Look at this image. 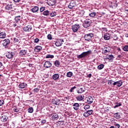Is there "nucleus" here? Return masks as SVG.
<instances>
[{
	"label": "nucleus",
	"instance_id": "nucleus-40",
	"mask_svg": "<svg viewBox=\"0 0 128 128\" xmlns=\"http://www.w3.org/2000/svg\"><path fill=\"white\" fill-rule=\"evenodd\" d=\"M72 72H67L66 76L68 78H72Z\"/></svg>",
	"mask_w": 128,
	"mask_h": 128
},
{
	"label": "nucleus",
	"instance_id": "nucleus-18",
	"mask_svg": "<svg viewBox=\"0 0 128 128\" xmlns=\"http://www.w3.org/2000/svg\"><path fill=\"white\" fill-rule=\"evenodd\" d=\"M52 104H56V106H60V100L58 99H54L52 101Z\"/></svg>",
	"mask_w": 128,
	"mask_h": 128
},
{
	"label": "nucleus",
	"instance_id": "nucleus-23",
	"mask_svg": "<svg viewBox=\"0 0 128 128\" xmlns=\"http://www.w3.org/2000/svg\"><path fill=\"white\" fill-rule=\"evenodd\" d=\"M72 106L74 110H78L80 108V104L78 103H74Z\"/></svg>",
	"mask_w": 128,
	"mask_h": 128
},
{
	"label": "nucleus",
	"instance_id": "nucleus-2",
	"mask_svg": "<svg viewBox=\"0 0 128 128\" xmlns=\"http://www.w3.org/2000/svg\"><path fill=\"white\" fill-rule=\"evenodd\" d=\"M94 36V34L93 33H88L87 34H86L84 36V38L86 40V42H90L92 41V37Z\"/></svg>",
	"mask_w": 128,
	"mask_h": 128
},
{
	"label": "nucleus",
	"instance_id": "nucleus-8",
	"mask_svg": "<svg viewBox=\"0 0 128 128\" xmlns=\"http://www.w3.org/2000/svg\"><path fill=\"white\" fill-rule=\"evenodd\" d=\"M92 112H94V110H88L84 113L83 116L84 118H88V116H92Z\"/></svg>",
	"mask_w": 128,
	"mask_h": 128
},
{
	"label": "nucleus",
	"instance_id": "nucleus-45",
	"mask_svg": "<svg viewBox=\"0 0 128 128\" xmlns=\"http://www.w3.org/2000/svg\"><path fill=\"white\" fill-rule=\"evenodd\" d=\"M76 86H74V87L71 88L70 89V92H73L74 90H76Z\"/></svg>",
	"mask_w": 128,
	"mask_h": 128
},
{
	"label": "nucleus",
	"instance_id": "nucleus-54",
	"mask_svg": "<svg viewBox=\"0 0 128 128\" xmlns=\"http://www.w3.org/2000/svg\"><path fill=\"white\" fill-rule=\"evenodd\" d=\"M38 42H40V39H38V38H36L34 40V42H36V44H38Z\"/></svg>",
	"mask_w": 128,
	"mask_h": 128
},
{
	"label": "nucleus",
	"instance_id": "nucleus-34",
	"mask_svg": "<svg viewBox=\"0 0 128 128\" xmlns=\"http://www.w3.org/2000/svg\"><path fill=\"white\" fill-rule=\"evenodd\" d=\"M75 4L74 2H70L68 6V8L70 9L73 8Z\"/></svg>",
	"mask_w": 128,
	"mask_h": 128
},
{
	"label": "nucleus",
	"instance_id": "nucleus-15",
	"mask_svg": "<svg viewBox=\"0 0 128 128\" xmlns=\"http://www.w3.org/2000/svg\"><path fill=\"white\" fill-rule=\"evenodd\" d=\"M8 4L5 6V10H12V2H9Z\"/></svg>",
	"mask_w": 128,
	"mask_h": 128
},
{
	"label": "nucleus",
	"instance_id": "nucleus-60",
	"mask_svg": "<svg viewBox=\"0 0 128 128\" xmlns=\"http://www.w3.org/2000/svg\"><path fill=\"white\" fill-rule=\"evenodd\" d=\"M65 114H67L68 116H70V114L68 112H66Z\"/></svg>",
	"mask_w": 128,
	"mask_h": 128
},
{
	"label": "nucleus",
	"instance_id": "nucleus-56",
	"mask_svg": "<svg viewBox=\"0 0 128 128\" xmlns=\"http://www.w3.org/2000/svg\"><path fill=\"white\" fill-rule=\"evenodd\" d=\"M102 30H104V32H108V29L106 28H102Z\"/></svg>",
	"mask_w": 128,
	"mask_h": 128
},
{
	"label": "nucleus",
	"instance_id": "nucleus-44",
	"mask_svg": "<svg viewBox=\"0 0 128 128\" xmlns=\"http://www.w3.org/2000/svg\"><path fill=\"white\" fill-rule=\"evenodd\" d=\"M54 55L48 54L46 56V58H54Z\"/></svg>",
	"mask_w": 128,
	"mask_h": 128
},
{
	"label": "nucleus",
	"instance_id": "nucleus-4",
	"mask_svg": "<svg viewBox=\"0 0 128 128\" xmlns=\"http://www.w3.org/2000/svg\"><path fill=\"white\" fill-rule=\"evenodd\" d=\"M90 24H92V20L90 19L86 20L83 23V26L86 28L90 26Z\"/></svg>",
	"mask_w": 128,
	"mask_h": 128
},
{
	"label": "nucleus",
	"instance_id": "nucleus-29",
	"mask_svg": "<svg viewBox=\"0 0 128 128\" xmlns=\"http://www.w3.org/2000/svg\"><path fill=\"white\" fill-rule=\"evenodd\" d=\"M14 20L16 22H20L22 20V17L20 16H16L15 17Z\"/></svg>",
	"mask_w": 128,
	"mask_h": 128
},
{
	"label": "nucleus",
	"instance_id": "nucleus-25",
	"mask_svg": "<svg viewBox=\"0 0 128 128\" xmlns=\"http://www.w3.org/2000/svg\"><path fill=\"white\" fill-rule=\"evenodd\" d=\"M114 118L117 120L120 118V112H117L114 114Z\"/></svg>",
	"mask_w": 128,
	"mask_h": 128
},
{
	"label": "nucleus",
	"instance_id": "nucleus-61",
	"mask_svg": "<svg viewBox=\"0 0 128 128\" xmlns=\"http://www.w3.org/2000/svg\"><path fill=\"white\" fill-rule=\"evenodd\" d=\"M118 58H122V56L121 55H118Z\"/></svg>",
	"mask_w": 128,
	"mask_h": 128
},
{
	"label": "nucleus",
	"instance_id": "nucleus-20",
	"mask_svg": "<svg viewBox=\"0 0 128 128\" xmlns=\"http://www.w3.org/2000/svg\"><path fill=\"white\" fill-rule=\"evenodd\" d=\"M28 51L26 50H22L19 52L20 56H22L26 54Z\"/></svg>",
	"mask_w": 128,
	"mask_h": 128
},
{
	"label": "nucleus",
	"instance_id": "nucleus-58",
	"mask_svg": "<svg viewBox=\"0 0 128 128\" xmlns=\"http://www.w3.org/2000/svg\"><path fill=\"white\" fill-rule=\"evenodd\" d=\"M87 78H92V74H90L87 76Z\"/></svg>",
	"mask_w": 128,
	"mask_h": 128
},
{
	"label": "nucleus",
	"instance_id": "nucleus-41",
	"mask_svg": "<svg viewBox=\"0 0 128 128\" xmlns=\"http://www.w3.org/2000/svg\"><path fill=\"white\" fill-rule=\"evenodd\" d=\"M28 112H30V114H32L34 112V108L32 107H30L28 108Z\"/></svg>",
	"mask_w": 128,
	"mask_h": 128
},
{
	"label": "nucleus",
	"instance_id": "nucleus-13",
	"mask_svg": "<svg viewBox=\"0 0 128 128\" xmlns=\"http://www.w3.org/2000/svg\"><path fill=\"white\" fill-rule=\"evenodd\" d=\"M111 36L112 34L110 33H106L104 36V38L105 40H110Z\"/></svg>",
	"mask_w": 128,
	"mask_h": 128
},
{
	"label": "nucleus",
	"instance_id": "nucleus-12",
	"mask_svg": "<svg viewBox=\"0 0 128 128\" xmlns=\"http://www.w3.org/2000/svg\"><path fill=\"white\" fill-rule=\"evenodd\" d=\"M52 66V64L50 61H46L44 64V68H50Z\"/></svg>",
	"mask_w": 128,
	"mask_h": 128
},
{
	"label": "nucleus",
	"instance_id": "nucleus-9",
	"mask_svg": "<svg viewBox=\"0 0 128 128\" xmlns=\"http://www.w3.org/2000/svg\"><path fill=\"white\" fill-rule=\"evenodd\" d=\"M14 56V53L12 52H8L6 53V58H12Z\"/></svg>",
	"mask_w": 128,
	"mask_h": 128
},
{
	"label": "nucleus",
	"instance_id": "nucleus-1",
	"mask_svg": "<svg viewBox=\"0 0 128 128\" xmlns=\"http://www.w3.org/2000/svg\"><path fill=\"white\" fill-rule=\"evenodd\" d=\"M92 54V50H89L87 52H82V54L80 55H77V58L80 60L86 56L88 54Z\"/></svg>",
	"mask_w": 128,
	"mask_h": 128
},
{
	"label": "nucleus",
	"instance_id": "nucleus-55",
	"mask_svg": "<svg viewBox=\"0 0 128 128\" xmlns=\"http://www.w3.org/2000/svg\"><path fill=\"white\" fill-rule=\"evenodd\" d=\"M46 122V120H42L41 121V124H44Z\"/></svg>",
	"mask_w": 128,
	"mask_h": 128
},
{
	"label": "nucleus",
	"instance_id": "nucleus-53",
	"mask_svg": "<svg viewBox=\"0 0 128 128\" xmlns=\"http://www.w3.org/2000/svg\"><path fill=\"white\" fill-rule=\"evenodd\" d=\"M4 104V100H0V106Z\"/></svg>",
	"mask_w": 128,
	"mask_h": 128
},
{
	"label": "nucleus",
	"instance_id": "nucleus-5",
	"mask_svg": "<svg viewBox=\"0 0 128 128\" xmlns=\"http://www.w3.org/2000/svg\"><path fill=\"white\" fill-rule=\"evenodd\" d=\"M0 120L2 122H6L8 120V113H4L1 114Z\"/></svg>",
	"mask_w": 128,
	"mask_h": 128
},
{
	"label": "nucleus",
	"instance_id": "nucleus-30",
	"mask_svg": "<svg viewBox=\"0 0 128 128\" xmlns=\"http://www.w3.org/2000/svg\"><path fill=\"white\" fill-rule=\"evenodd\" d=\"M59 78L60 74H56L52 76V78L53 80H58Z\"/></svg>",
	"mask_w": 128,
	"mask_h": 128
},
{
	"label": "nucleus",
	"instance_id": "nucleus-51",
	"mask_svg": "<svg viewBox=\"0 0 128 128\" xmlns=\"http://www.w3.org/2000/svg\"><path fill=\"white\" fill-rule=\"evenodd\" d=\"M47 38L48 40H52V34H48L47 36Z\"/></svg>",
	"mask_w": 128,
	"mask_h": 128
},
{
	"label": "nucleus",
	"instance_id": "nucleus-24",
	"mask_svg": "<svg viewBox=\"0 0 128 128\" xmlns=\"http://www.w3.org/2000/svg\"><path fill=\"white\" fill-rule=\"evenodd\" d=\"M105 48H106L105 50H104V54H106V52H110V50H112V48L110 46H106L105 47Z\"/></svg>",
	"mask_w": 128,
	"mask_h": 128
},
{
	"label": "nucleus",
	"instance_id": "nucleus-50",
	"mask_svg": "<svg viewBox=\"0 0 128 128\" xmlns=\"http://www.w3.org/2000/svg\"><path fill=\"white\" fill-rule=\"evenodd\" d=\"M40 12H44L46 10V8L44 6L40 8Z\"/></svg>",
	"mask_w": 128,
	"mask_h": 128
},
{
	"label": "nucleus",
	"instance_id": "nucleus-27",
	"mask_svg": "<svg viewBox=\"0 0 128 128\" xmlns=\"http://www.w3.org/2000/svg\"><path fill=\"white\" fill-rule=\"evenodd\" d=\"M6 32H0V38H6Z\"/></svg>",
	"mask_w": 128,
	"mask_h": 128
},
{
	"label": "nucleus",
	"instance_id": "nucleus-59",
	"mask_svg": "<svg viewBox=\"0 0 128 128\" xmlns=\"http://www.w3.org/2000/svg\"><path fill=\"white\" fill-rule=\"evenodd\" d=\"M14 2H20V0H13Z\"/></svg>",
	"mask_w": 128,
	"mask_h": 128
},
{
	"label": "nucleus",
	"instance_id": "nucleus-43",
	"mask_svg": "<svg viewBox=\"0 0 128 128\" xmlns=\"http://www.w3.org/2000/svg\"><path fill=\"white\" fill-rule=\"evenodd\" d=\"M20 40L19 39V38H14V44H16V42H18V43H20Z\"/></svg>",
	"mask_w": 128,
	"mask_h": 128
},
{
	"label": "nucleus",
	"instance_id": "nucleus-39",
	"mask_svg": "<svg viewBox=\"0 0 128 128\" xmlns=\"http://www.w3.org/2000/svg\"><path fill=\"white\" fill-rule=\"evenodd\" d=\"M122 106V104L120 102H116V105L114 106V108H118V106Z\"/></svg>",
	"mask_w": 128,
	"mask_h": 128
},
{
	"label": "nucleus",
	"instance_id": "nucleus-3",
	"mask_svg": "<svg viewBox=\"0 0 128 128\" xmlns=\"http://www.w3.org/2000/svg\"><path fill=\"white\" fill-rule=\"evenodd\" d=\"M32 30V23H29L27 26L23 28V30L26 32H30Z\"/></svg>",
	"mask_w": 128,
	"mask_h": 128
},
{
	"label": "nucleus",
	"instance_id": "nucleus-11",
	"mask_svg": "<svg viewBox=\"0 0 128 128\" xmlns=\"http://www.w3.org/2000/svg\"><path fill=\"white\" fill-rule=\"evenodd\" d=\"M64 42V39H60L55 42V45L56 46H62V42Z\"/></svg>",
	"mask_w": 128,
	"mask_h": 128
},
{
	"label": "nucleus",
	"instance_id": "nucleus-10",
	"mask_svg": "<svg viewBox=\"0 0 128 128\" xmlns=\"http://www.w3.org/2000/svg\"><path fill=\"white\" fill-rule=\"evenodd\" d=\"M114 58V55L111 54L110 55L108 54L106 55V56H105L104 60H109L112 62Z\"/></svg>",
	"mask_w": 128,
	"mask_h": 128
},
{
	"label": "nucleus",
	"instance_id": "nucleus-49",
	"mask_svg": "<svg viewBox=\"0 0 128 128\" xmlns=\"http://www.w3.org/2000/svg\"><path fill=\"white\" fill-rule=\"evenodd\" d=\"M33 92L34 94H37V92H40V89H38V88H35L34 89Z\"/></svg>",
	"mask_w": 128,
	"mask_h": 128
},
{
	"label": "nucleus",
	"instance_id": "nucleus-64",
	"mask_svg": "<svg viewBox=\"0 0 128 128\" xmlns=\"http://www.w3.org/2000/svg\"><path fill=\"white\" fill-rule=\"evenodd\" d=\"M2 63L0 62V68H2Z\"/></svg>",
	"mask_w": 128,
	"mask_h": 128
},
{
	"label": "nucleus",
	"instance_id": "nucleus-35",
	"mask_svg": "<svg viewBox=\"0 0 128 128\" xmlns=\"http://www.w3.org/2000/svg\"><path fill=\"white\" fill-rule=\"evenodd\" d=\"M42 14L44 16H48L50 14V11L48 10H46L44 11Z\"/></svg>",
	"mask_w": 128,
	"mask_h": 128
},
{
	"label": "nucleus",
	"instance_id": "nucleus-38",
	"mask_svg": "<svg viewBox=\"0 0 128 128\" xmlns=\"http://www.w3.org/2000/svg\"><path fill=\"white\" fill-rule=\"evenodd\" d=\"M50 16H51V18H54V16H56V12H52L51 13H50Z\"/></svg>",
	"mask_w": 128,
	"mask_h": 128
},
{
	"label": "nucleus",
	"instance_id": "nucleus-63",
	"mask_svg": "<svg viewBox=\"0 0 128 128\" xmlns=\"http://www.w3.org/2000/svg\"><path fill=\"white\" fill-rule=\"evenodd\" d=\"M117 50H118V52H122V50H120V48H118L117 49Z\"/></svg>",
	"mask_w": 128,
	"mask_h": 128
},
{
	"label": "nucleus",
	"instance_id": "nucleus-48",
	"mask_svg": "<svg viewBox=\"0 0 128 128\" xmlns=\"http://www.w3.org/2000/svg\"><path fill=\"white\" fill-rule=\"evenodd\" d=\"M90 105H86L84 106V110H90Z\"/></svg>",
	"mask_w": 128,
	"mask_h": 128
},
{
	"label": "nucleus",
	"instance_id": "nucleus-47",
	"mask_svg": "<svg viewBox=\"0 0 128 128\" xmlns=\"http://www.w3.org/2000/svg\"><path fill=\"white\" fill-rule=\"evenodd\" d=\"M114 82L112 80H108V84H110V85L114 84Z\"/></svg>",
	"mask_w": 128,
	"mask_h": 128
},
{
	"label": "nucleus",
	"instance_id": "nucleus-31",
	"mask_svg": "<svg viewBox=\"0 0 128 128\" xmlns=\"http://www.w3.org/2000/svg\"><path fill=\"white\" fill-rule=\"evenodd\" d=\"M66 77L64 76L60 75V78L62 84H63V82H66Z\"/></svg>",
	"mask_w": 128,
	"mask_h": 128
},
{
	"label": "nucleus",
	"instance_id": "nucleus-33",
	"mask_svg": "<svg viewBox=\"0 0 128 128\" xmlns=\"http://www.w3.org/2000/svg\"><path fill=\"white\" fill-rule=\"evenodd\" d=\"M98 12L96 13V12H92L89 14L90 18H94L96 14H98Z\"/></svg>",
	"mask_w": 128,
	"mask_h": 128
},
{
	"label": "nucleus",
	"instance_id": "nucleus-32",
	"mask_svg": "<svg viewBox=\"0 0 128 128\" xmlns=\"http://www.w3.org/2000/svg\"><path fill=\"white\" fill-rule=\"evenodd\" d=\"M54 64L55 66H56V68H58V66H60V61H58V60H56L54 62Z\"/></svg>",
	"mask_w": 128,
	"mask_h": 128
},
{
	"label": "nucleus",
	"instance_id": "nucleus-36",
	"mask_svg": "<svg viewBox=\"0 0 128 128\" xmlns=\"http://www.w3.org/2000/svg\"><path fill=\"white\" fill-rule=\"evenodd\" d=\"M84 10H80L78 13L79 16H84Z\"/></svg>",
	"mask_w": 128,
	"mask_h": 128
},
{
	"label": "nucleus",
	"instance_id": "nucleus-37",
	"mask_svg": "<svg viewBox=\"0 0 128 128\" xmlns=\"http://www.w3.org/2000/svg\"><path fill=\"white\" fill-rule=\"evenodd\" d=\"M104 68V64H101L99 66H98V70H102Z\"/></svg>",
	"mask_w": 128,
	"mask_h": 128
},
{
	"label": "nucleus",
	"instance_id": "nucleus-62",
	"mask_svg": "<svg viewBox=\"0 0 128 128\" xmlns=\"http://www.w3.org/2000/svg\"><path fill=\"white\" fill-rule=\"evenodd\" d=\"M118 37H116V38H114L113 40H118Z\"/></svg>",
	"mask_w": 128,
	"mask_h": 128
},
{
	"label": "nucleus",
	"instance_id": "nucleus-42",
	"mask_svg": "<svg viewBox=\"0 0 128 128\" xmlns=\"http://www.w3.org/2000/svg\"><path fill=\"white\" fill-rule=\"evenodd\" d=\"M84 92V90L83 88H80V89L78 90L77 91L78 94H82V92Z\"/></svg>",
	"mask_w": 128,
	"mask_h": 128
},
{
	"label": "nucleus",
	"instance_id": "nucleus-57",
	"mask_svg": "<svg viewBox=\"0 0 128 128\" xmlns=\"http://www.w3.org/2000/svg\"><path fill=\"white\" fill-rule=\"evenodd\" d=\"M120 124H116V126H115L114 128H120Z\"/></svg>",
	"mask_w": 128,
	"mask_h": 128
},
{
	"label": "nucleus",
	"instance_id": "nucleus-19",
	"mask_svg": "<svg viewBox=\"0 0 128 128\" xmlns=\"http://www.w3.org/2000/svg\"><path fill=\"white\" fill-rule=\"evenodd\" d=\"M42 50V46H35L34 48V50L36 52H40Z\"/></svg>",
	"mask_w": 128,
	"mask_h": 128
},
{
	"label": "nucleus",
	"instance_id": "nucleus-28",
	"mask_svg": "<svg viewBox=\"0 0 128 128\" xmlns=\"http://www.w3.org/2000/svg\"><path fill=\"white\" fill-rule=\"evenodd\" d=\"M26 86H28L26 83L22 82L19 84L18 87L20 88H26Z\"/></svg>",
	"mask_w": 128,
	"mask_h": 128
},
{
	"label": "nucleus",
	"instance_id": "nucleus-6",
	"mask_svg": "<svg viewBox=\"0 0 128 128\" xmlns=\"http://www.w3.org/2000/svg\"><path fill=\"white\" fill-rule=\"evenodd\" d=\"M10 44V40L8 38L5 39L3 40L2 45L5 47V48H8Z\"/></svg>",
	"mask_w": 128,
	"mask_h": 128
},
{
	"label": "nucleus",
	"instance_id": "nucleus-16",
	"mask_svg": "<svg viewBox=\"0 0 128 128\" xmlns=\"http://www.w3.org/2000/svg\"><path fill=\"white\" fill-rule=\"evenodd\" d=\"M113 86H118V88H120V86H122V80L117 81L116 82H114L113 83Z\"/></svg>",
	"mask_w": 128,
	"mask_h": 128
},
{
	"label": "nucleus",
	"instance_id": "nucleus-21",
	"mask_svg": "<svg viewBox=\"0 0 128 128\" xmlns=\"http://www.w3.org/2000/svg\"><path fill=\"white\" fill-rule=\"evenodd\" d=\"M86 102L88 104H91L94 102V98L92 96H88L87 98Z\"/></svg>",
	"mask_w": 128,
	"mask_h": 128
},
{
	"label": "nucleus",
	"instance_id": "nucleus-7",
	"mask_svg": "<svg viewBox=\"0 0 128 128\" xmlns=\"http://www.w3.org/2000/svg\"><path fill=\"white\" fill-rule=\"evenodd\" d=\"M72 30L73 32H76L79 28H80V24H75L72 26Z\"/></svg>",
	"mask_w": 128,
	"mask_h": 128
},
{
	"label": "nucleus",
	"instance_id": "nucleus-46",
	"mask_svg": "<svg viewBox=\"0 0 128 128\" xmlns=\"http://www.w3.org/2000/svg\"><path fill=\"white\" fill-rule=\"evenodd\" d=\"M123 50H124V52H128V45L124 46L123 47Z\"/></svg>",
	"mask_w": 128,
	"mask_h": 128
},
{
	"label": "nucleus",
	"instance_id": "nucleus-14",
	"mask_svg": "<svg viewBox=\"0 0 128 128\" xmlns=\"http://www.w3.org/2000/svg\"><path fill=\"white\" fill-rule=\"evenodd\" d=\"M56 0H47V3L50 6H52L56 4Z\"/></svg>",
	"mask_w": 128,
	"mask_h": 128
},
{
	"label": "nucleus",
	"instance_id": "nucleus-17",
	"mask_svg": "<svg viewBox=\"0 0 128 128\" xmlns=\"http://www.w3.org/2000/svg\"><path fill=\"white\" fill-rule=\"evenodd\" d=\"M58 115L56 113H53L51 117L52 120L54 121L58 120Z\"/></svg>",
	"mask_w": 128,
	"mask_h": 128
},
{
	"label": "nucleus",
	"instance_id": "nucleus-26",
	"mask_svg": "<svg viewBox=\"0 0 128 128\" xmlns=\"http://www.w3.org/2000/svg\"><path fill=\"white\" fill-rule=\"evenodd\" d=\"M84 95L79 94L76 98L77 100H79V102H80L82 100H84Z\"/></svg>",
	"mask_w": 128,
	"mask_h": 128
},
{
	"label": "nucleus",
	"instance_id": "nucleus-52",
	"mask_svg": "<svg viewBox=\"0 0 128 128\" xmlns=\"http://www.w3.org/2000/svg\"><path fill=\"white\" fill-rule=\"evenodd\" d=\"M13 110L14 112H20V110L18 108H14Z\"/></svg>",
	"mask_w": 128,
	"mask_h": 128
},
{
	"label": "nucleus",
	"instance_id": "nucleus-22",
	"mask_svg": "<svg viewBox=\"0 0 128 128\" xmlns=\"http://www.w3.org/2000/svg\"><path fill=\"white\" fill-rule=\"evenodd\" d=\"M38 10L39 8L38 6H34L31 9V12L34 14L36 12H38Z\"/></svg>",
	"mask_w": 128,
	"mask_h": 128
}]
</instances>
